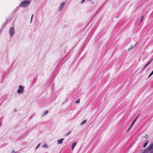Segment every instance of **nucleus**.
<instances>
[{
	"mask_svg": "<svg viewBox=\"0 0 153 153\" xmlns=\"http://www.w3.org/2000/svg\"><path fill=\"white\" fill-rule=\"evenodd\" d=\"M30 0L24 1L21 3L19 6L22 7H26L30 4Z\"/></svg>",
	"mask_w": 153,
	"mask_h": 153,
	"instance_id": "f257e3e1",
	"label": "nucleus"
},
{
	"mask_svg": "<svg viewBox=\"0 0 153 153\" xmlns=\"http://www.w3.org/2000/svg\"><path fill=\"white\" fill-rule=\"evenodd\" d=\"M24 89L22 85H20L19 87V88L17 90V92L19 94H21L23 91Z\"/></svg>",
	"mask_w": 153,
	"mask_h": 153,
	"instance_id": "f03ea898",
	"label": "nucleus"
},
{
	"mask_svg": "<svg viewBox=\"0 0 153 153\" xmlns=\"http://www.w3.org/2000/svg\"><path fill=\"white\" fill-rule=\"evenodd\" d=\"M10 35L13 36L15 33L14 29L13 27H11L10 30Z\"/></svg>",
	"mask_w": 153,
	"mask_h": 153,
	"instance_id": "7ed1b4c3",
	"label": "nucleus"
},
{
	"mask_svg": "<svg viewBox=\"0 0 153 153\" xmlns=\"http://www.w3.org/2000/svg\"><path fill=\"white\" fill-rule=\"evenodd\" d=\"M153 149V144H152L150 145V146H149V148L148 149H147V148L146 149V150H147V152H148L149 151L152 150Z\"/></svg>",
	"mask_w": 153,
	"mask_h": 153,
	"instance_id": "20e7f679",
	"label": "nucleus"
},
{
	"mask_svg": "<svg viewBox=\"0 0 153 153\" xmlns=\"http://www.w3.org/2000/svg\"><path fill=\"white\" fill-rule=\"evenodd\" d=\"M65 3L64 2H62V3L61 4L60 7H59V11H61L62 9L63 8L64 6L65 5Z\"/></svg>",
	"mask_w": 153,
	"mask_h": 153,
	"instance_id": "39448f33",
	"label": "nucleus"
},
{
	"mask_svg": "<svg viewBox=\"0 0 153 153\" xmlns=\"http://www.w3.org/2000/svg\"><path fill=\"white\" fill-rule=\"evenodd\" d=\"M64 138H62L60 140H58L57 141V144H61L63 142V140H64Z\"/></svg>",
	"mask_w": 153,
	"mask_h": 153,
	"instance_id": "423d86ee",
	"label": "nucleus"
},
{
	"mask_svg": "<svg viewBox=\"0 0 153 153\" xmlns=\"http://www.w3.org/2000/svg\"><path fill=\"white\" fill-rule=\"evenodd\" d=\"M76 142H74V143H73L72 144L71 146V149L72 150H73L74 148L75 147L76 145Z\"/></svg>",
	"mask_w": 153,
	"mask_h": 153,
	"instance_id": "0eeeda50",
	"label": "nucleus"
},
{
	"mask_svg": "<svg viewBox=\"0 0 153 153\" xmlns=\"http://www.w3.org/2000/svg\"><path fill=\"white\" fill-rule=\"evenodd\" d=\"M86 122V120H84L82 122H81L80 123V125L82 126L85 124Z\"/></svg>",
	"mask_w": 153,
	"mask_h": 153,
	"instance_id": "6e6552de",
	"label": "nucleus"
},
{
	"mask_svg": "<svg viewBox=\"0 0 153 153\" xmlns=\"http://www.w3.org/2000/svg\"><path fill=\"white\" fill-rule=\"evenodd\" d=\"M148 143V141H147L144 144V146H143V147L145 148L147 145Z\"/></svg>",
	"mask_w": 153,
	"mask_h": 153,
	"instance_id": "1a4fd4ad",
	"label": "nucleus"
},
{
	"mask_svg": "<svg viewBox=\"0 0 153 153\" xmlns=\"http://www.w3.org/2000/svg\"><path fill=\"white\" fill-rule=\"evenodd\" d=\"M140 114H139L135 118V119L132 122L133 123H135V122L136 121L137 119V118L138 117V116H139Z\"/></svg>",
	"mask_w": 153,
	"mask_h": 153,
	"instance_id": "9d476101",
	"label": "nucleus"
},
{
	"mask_svg": "<svg viewBox=\"0 0 153 153\" xmlns=\"http://www.w3.org/2000/svg\"><path fill=\"white\" fill-rule=\"evenodd\" d=\"M133 48V45H131V46L128 48V51H129L130 50H131Z\"/></svg>",
	"mask_w": 153,
	"mask_h": 153,
	"instance_id": "9b49d317",
	"label": "nucleus"
},
{
	"mask_svg": "<svg viewBox=\"0 0 153 153\" xmlns=\"http://www.w3.org/2000/svg\"><path fill=\"white\" fill-rule=\"evenodd\" d=\"M43 147L44 148H48V146L46 144H45L43 146Z\"/></svg>",
	"mask_w": 153,
	"mask_h": 153,
	"instance_id": "f8f14e48",
	"label": "nucleus"
},
{
	"mask_svg": "<svg viewBox=\"0 0 153 153\" xmlns=\"http://www.w3.org/2000/svg\"><path fill=\"white\" fill-rule=\"evenodd\" d=\"M48 111H45L44 112L43 114V116L44 115L46 114H48Z\"/></svg>",
	"mask_w": 153,
	"mask_h": 153,
	"instance_id": "ddd939ff",
	"label": "nucleus"
},
{
	"mask_svg": "<svg viewBox=\"0 0 153 153\" xmlns=\"http://www.w3.org/2000/svg\"><path fill=\"white\" fill-rule=\"evenodd\" d=\"M153 74V70L149 75L148 78H149Z\"/></svg>",
	"mask_w": 153,
	"mask_h": 153,
	"instance_id": "4468645a",
	"label": "nucleus"
},
{
	"mask_svg": "<svg viewBox=\"0 0 153 153\" xmlns=\"http://www.w3.org/2000/svg\"><path fill=\"white\" fill-rule=\"evenodd\" d=\"M71 133V131H70L67 134H65V136H67L68 135L70 134V133Z\"/></svg>",
	"mask_w": 153,
	"mask_h": 153,
	"instance_id": "2eb2a0df",
	"label": "nucleus"
},
{
	"mask_svg": "<svg viewBox=\"0 0 153 153\" xmlns=\"http://www.w3.org/2000/svg\"><path fill=\"white\" fill-rule=\"evenodd\" d=\"M80 102V99H79L77 100V101H76L75 103H79Z\"/></svg>",
	"mask_w": 153,
	"mask_h": 153,
	"instance_id": "dca6fc26",
	"label": "nucleus"
},
{
	"mask_svg": "<svg viewBox=\"0 0 153 153\" xmlns=\"http://www.w3.org/2000/svg\"><path fill=\"white\" fill-rule=\"evenodd\" d=\"M41 143H39L38 145L37 146H36V149H37V148L40 146V145H41Z\"/></svg>",
	"mask_w": 153,
	"mask_h": 153,
	"instance_id": "f3484780",
	"label": "nucleus"
},
{
	"mask_svg": "<svg viewBox=\"0 0 153 153\" xmlns=\"http://www.w3.org/2000/svg\"><path fill=\"white\" fill-rule=\"evenodd\" d=\"M153 60V58H152L149 62H148L147 63L149 65L151 62Z\"/></svg>",
	"mask_w": 153,
	"mask_h": 153,
	"instance_id": "a211bd4d",
	"label": "nucleus"
},
{
	"mask_svg": "<svg viewBox=\"0 0 153 153\" xmlns=\"http://www.w3.org/2000/svg\"><path fill=\"white\" fill-rule=\"evenodd\" d=\"M143 18H144V16H142V18H141V20H140V22H141L143 21Z\"/></svg>",
	"mask_w": 153,
	"mask_h": 153,
	"instance_id": "6ab92c4d",
	"label": "nucleus"
},
{
	"mask_svg": "<svg viewBox=\"0 0 153 153\" xmlns=\"http://www.w3.org/2000/svg\"><path fill=\"white\" fill-rule=\"evenodd\" d=\"M143 18H144V16H142V18H141V20H140V22H141L143 21Z\"/></svg>",
	"mask_w": 153,
	"mask_h": 153,
	"instance_id": "aec40b11",
	"label": "nucleus"
},
{
	"mask_svg": "<svg viewBox=\"0 0 153 153\" xmlns=\"http://www.w3.org/2000/svg\"><path fill=\"white\" fill-rule=\"evenodd\" d=\"M12 153H18V152H16L14 150H13L12 152Z\"/></svg>",
	"mask_w": 153,
	"mask_h": 153,
	"instance_id": "412c9836",
	"label": "nucleus"
},
{
	"mask_svg": "<svg viewBox=\"0 0 153 153\" xmlns=\"http://www.w3.org/2000/svg\"><path fill=\"white\" fill-rule=\"evenodd\" d=\"M33 14L31 17V20H30V23H31L32 22V20L33 19Z\"/></svg>",
	"mask_w": 153,
	"mask_h": 153,
	"instance_id": "4be33fe9",
	"label": "nucleus"
},
{
	"mask_svg": "<svg viewBox=\"0 0 153 153\" xmlns=\"http://www.w3.org/2000/svg\"><path fill=\"white\" fill-rule=\"evenodd\" d=\"M147 150H145L143 152H142L140 153H147Z\"/></svg>",
	"mask_w": 153,
	"mask_h": 153,
	"instance_id": "5701e85b",
	"label": "nucleus"
},
{
	"mask_svg": "<svg viewBox=\"0 0 153 153\" xmlns=\"http://www.w3.org/2000/svg\"><path fill=\"white\" fill-rule=\"evenodd\" d=\"M134 124V123H133V122H132L131 125L130 126V128H131V127L133 126Z\"/></svg>",
	"mask_w": 153,
	"mask_h": 153,
	"instance_id": "b1692460",
	"label": "nucleus"
},
{
	"mask_svg": "<svg viewBox=\"0 0 153 153\" xmlns=\"http://www.w3.org/2000/svg\"><path fill=\"white\" fill-rule=\"evenodd\" d=\"M144 137L146 138H148V136L147 135H145Z\"/></svg>",
	"mask_w": 153,
	"mask_h": 153,
	"instance_id": "393cba45",
	"label": "nucleus"
},
{
	"mask_svg": "<svg viewBox=\"0 0 153 153\" xmlns=\"http://www.w3.org/2000/svg\"><path fill=\"white\" fill-rule=\"evenodd\" d=\"M85 0H82V1H81V3L82 4L84 3V2L85 1Z\"/></svg>",
	"mask_w": 153,
	"mask_h": 153,
	"instance_id": "a878e982",
	"label": "nucleus"
},
{
	"mask_svg": "<svg viewBox=\"0 0 153 153\" xmlns=\"http://www.w3.org/2000/svg\"><path fill=\"white\" fill-rule=\"evenodd\" d=\"M149 65L147 63L145 66V67H147Z\"/></svg>",
	"mask_w": 153,
	"mask_h": 153,
	"instance_id": "bb28decb",
	"label": "nucleus"
},
{
	"mask_svg": "<svg viewBox=\"0 0 153 153\" xmlns=\"http://www.w3.org/2000/svg\"><path fill=\"white\" fill-rule=\"evenodd\" d=\"M149 65L147 63L145 66V67H147Z\"/></svg>",
	"mask_w": 153,
	"mask_h": 153,
	"instance_id": "cd10ccee",
	"label": "nucleus"
},
{
	"mask_svg": "<svg viewBox=\"0 0 153 153\" xmlns=\"http://www.w3.org/2000/svg\"><path fill=\"white\" fill-rule=\"evenodd\" d=\"M146 68V67H145V66L144 68H143V69H142V71H143V70H144Z\"/></svg>",
	"mask_w": 153,
	"mask_h": 153,
	"instance_id": "c85d7f7f",
	"label": "nucleus"
},
{
	"mask_svg": "<svg viewBox=\"0 0 153 153\" xmlns=\"http://www.w3.org/2000/svg\"><path fill=\"white\" fill-rule=\"evenodd\" d=\"M131 128H130V126L129 127V128H128V129L127 130V132H128L130 129Z\"/></svg>",
	"mask_w": 153,
	"mask_h": 153,
	"instance_id": "c756f323",
	"label": "nucleus"
},
{
	"mask_svg": "<svg viewBox=\"0 0 153 153\" xmlns=\"http://www.w3.org/2000/svg\"><path fill=\"white\" fill-rule=\"evenodd\" d=\"M150 153H153V150L150 152Z\"/></svg>",
	"mask_w": 153,
	"mask_h": 153,
	"instance_id": "7c9ffc66",
	"label": "nucleus"
},
{
	"mask_svg": "<svg viewBox=\"0 0 153 153\" xmlns=\"http://www.w3.org/2000/svg\"><path fill=\"white\" fill-rule=\"evenodd\" d=\"M16 111V109H15V111Z\"/></svg>",
	"mask_w": 153,
	"mask_h": 153,
	"instance_id": "2f4dec72",
	"label": "nucleus"
}]
</instances>
